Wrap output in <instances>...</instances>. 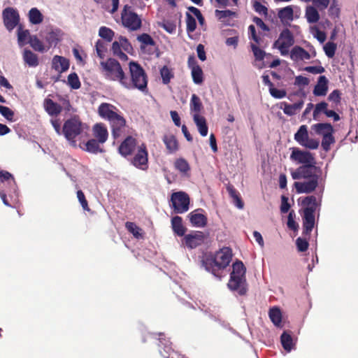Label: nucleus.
Wrapping results in <instances>:
<instances>
[{"instance_id":"nucleus-1","label":"nucleus","mask_w":358,"mask_h":358,"mask_svg":"<svg viewBox=\"0 0 358 358\" xmlns=\"http://www.w3.org/2000/svg\"><path fill=\"white\" fill-rule=\"evenodd\" d=\"M322 170L316 164L301 165L291 173L294 180L306 179L307 181L295 182L294 186L298 194H310L314 192L319 185Z\"/></svg>"},{"instance_id":"nucleus-2","label":"nucleus","mask_w":358,"mask_h":358,"mask_svg":"<svg viewBox=\"0 0 358 358\" xmlns=\"http://www.w3.org/2000/svg\"><path fill=\"white\" fill-rule=\"evenodd\" d=\"M232 259V251L224 247L215 254H206L201 259V265L209 273L221 279L223 271L229 266Z\"/></svg>"},{"instance_id":"nucleus-3","label":"nucleus","mask_w":358,"mask_h":358,"mask_svg":"<svg viewBox=\"0 0 358 358\" xmlns=\"http://www.w3.org/2000/svg\"><path fill=\"white\" fill-rule=\"evenodd\" d=\"M129 76L125 74L122 87L128 90H138L143 94L148 93V78L143 67L137 62L129 63Z\"/></svg>"},{"instance_id":"nucleus-4","label":"nucleus","mask_w":358,"mask_h":358,"mask_svg":"<svg viewBox=\"0 0 358 358\" xmlns=\"http://www.w3.org/2000/svg\"><path fill=\"white\" fill-rule=\"evenodd\" d=\"M246 268L240 260L232 264V271L227 284L229 289L238 292L241 296L245 295L248 292V284L245 277Z\"/></svg>"},{"instance_id":"nucleus-5","label":"nucleus","mask_w":358,"mask_h":358,"mask_svg":"<svg viewBox=\"0 0 358 358\" xmlns=\"http://www.w3.org/2000/svg\"><path fill=\"white\" fill-rule=\"evenodd\" d=\"M100 71L103 76L108 80L118 82L122 85L125 72L120 62L113 58L100 62Z\"/></svg>"},{"instance_id":"nucleus-6","label":"nucleus","mask_w":358,"mask_h":358,"mask_svg":"<svg viewBox=\"0 0 358 358\" xmlns=\"http://www.w3.org/2000/svg\"><path fill=\"white\" fill-rule=\"evenodd\" d=\"M83 123L78 116H73L66 120L62 128V133L66 140L75 143L76 138L83 132Z\"/></svg>"},{"instance_id":"nucleus-7","label":"nucleus","mask_w":358,"mask_h":358,"mask_svg":"<svg viewBox=\"0 0 358 358\" xmlns=\"http://www.w3.org/2000/svg\"><path fill=\"white\" fill-rule=\"evenodd\" d=\"M131 6L125 5L121 13L122 24L130 31H137L142 26L141 18L131 11Z\"/></svg>"},{"instance_id":"nucleus-8","label":"nucleus","mask_w":358,"mask_h":358,"mask_svg":"<svg viewBox=\"0 0 358 358\" xmlns=\"http://www.w3.org/2000/svg\"><path fill=\"white\" fill-rule=\"evenodd\" d=\"M170 203V206L175 213L182 214L189 210V196L185 192H173L171 196Z\"/></svg>"},{"instance_id":"nucleus-9","label":"nucleus","mask_w":358,"mask_h":358,"mask_svg":"<svg viewBox=\"0 0 358 358\" xmlns=\"http://www.w3.org/2000/svg\"><path fill=\"white\" fill-rule=\"evenodd\" d=\"M294 43V38L291 31L286 28L283 29L278 40L273 43V48H278L283 56L288 55L289 48Z\"/></svg>"},{"instance_id":"nucleus-10","label":"nucleus","mask_w":358,"mask_h":358,"mask_svg":"<svg viewBox=\"0 0 358 358\" xmlns=\"http://www.w3.org/2000/svg\"><path fill=\"white\" fill-rule=\"evenodd\" d=\"M131 164L142 171L148 169V152L145 143L137 147L136 152L131 159Z\"/></svg>"},{"instance_id":"nucleus-11","label":"nucleus","mask_w":358,"mask_h":358,"mask_svg":"<svg viewBox=\"0 0 358 358\" xmlns=\"http://www.w3.org/2000/svg\"><path fill=\"white\" fill-rule=\"evenodd\" d=\"M294 140L303 147L315 150L319 146V141L313 138H309L308 127L301 125L294 134Z\"/></svg>"},{"instance_id":"nucleus-12","label":"nucleus","mask_w":358,"mask_h":358,"mask_svg":"<svg viewBox=\"0 0 358 358\" xmlns=\"http://www.w3.org/2000/svg\"><path fill=\"white\" fill-rule=\"evenodd\" d=\"M291 160L302 165L316 164L315 158L311 152L301 150L297 148H292Z\"/></svg>"},{"instance_id":"nucleus-13","label":"nucleus","mask_w":358,"mask_h":358,"mask_svg":"<svg viewBox=\"0 0 358 358\" xmlns=\"http://www.w3.org/2000/svg\"><path fill=\"white\" fill-rule=\"evenodd\" d=\"M3 24L8 31H12L20 22V15L13 8H6L2 13Z\"/></svg>"},{"instance_id":"nucleus-14","label":"nucleus","mask_w":358,"mask_h":358,"mask_svg":"<svg viewBox=\"0 0 358 358\" xmlns=\"http://www.w3.org/2000/svg\"><path fill=\"white\" fill-rule=\"evenodd\" d=\"M109 124L111 129V134L114 139L120 138L124 134L127 122L121 113L113 118L109 122Z\"/></svg>"},{"instance_id":"nucleus-15","label":"nucleus","mask_w":358,"mask_h":358,"mask_svg":"<svg viewBox=\"0 0 358 358\" xmlns=\"http://www.w3.org/2000/svg\"><path fill=\"white\" fill-rule=\"evenodd\" d=\"M315 207H306L303 210V234L309 235L315 225Z\"/></svg>"},{"instance_id":"nucleus-16","label":"nucleus","mask_w":358,"mask_h":358,"mask_svg":"<svg viewBox=\"0 0 358 358\" xmlns=\"http://www.w3.org/2000/svg\"><path fill=\"white\" fill-rule=\"evenodd\" d=\"M97 112L102 119L108 122L120 113L115 106L108 103H101L98 107Z\"/></svg>"},{"instance_id":"nucleus-17","label":"nucleus","mask_w":358,"mask_h":358,"mask_svg":"<svg viewBox=\"0 0 358 358\" xmlns=\"http://www.w3.org/2000/svg\"><path fill=\"white\" fill-rule=\"evenodd\" d=\"M136 148V139L129 136L121 143L118 148V151L122 156L127 157L133 153Z\"/></svg>"},{"instance_id":"nucleus-18","label":"nucleus","mask_w":358,"mask_h":358,"mask_svg":"<svg viewBox=\"0 0 358 358\" xmlns=\"http://www.w3.org/2000/svg\"><path fill=\"white\" fill-rule=\"evenodd\" d=\"M184 239L186 246L193 249L204 242L205 235L201 231H196L194 234L186 235Z\"/></svg>"},{"instance_id":"nucleus-19","label":"nucleus","mask_w":358,"mask_h":358,"mask_svg":"<svg viewBox=\"0 0 358 358\" xmlns=\"http://www.w3.org/2000/svg\"><path fill=\"white\" fill-rule=\"evenodd\" d=\"M69 66V60L64 57L55 55L52 59V68L59 73L66 71Z\"/></svg>"},{"instance_id":"nucleus-20","label":"nucleus","mask_w":358,"mask_h":358,"mask_svg":"<svg viewBox=\"0 0 358 358\" xmlns=\"http://www.w3.org/2000/svg\"><path fill=\"white\" fill-rule=\"evenodd\" d=\"M303 105L304 101L303 99H301L293 104H289L285 101H282L280 103V108L283 110V112L285 115L292 116L300 111Z\"/></svg>"},{"instance_id":"nucleus-21","label":"nucleus","mask_w":358,"mask_h":358,"mask_svg":"<svg viewBox=\"0 0 358 358\" xmlns=\"http://www.w3.org/2000/svg\"><path fill=\"white\" fill-rule=\"evenodd\" d=\"M310 58V53L301 46L295 45L290 51V59L294 62L308 60Z\"/></svg>"},{"instance_id":"nucleus-22","label":"nucleus","mask_w":358,"mask_h":358,"mask_svg":"<svg viewBox=\"0 0 358 358\" xmlns=\"http://www.w3.org/2000/svg\"><path fill=\"white\" fill-rule=\"evenodd\" d=\"M93 136L101 144L104 143L108 137V132L106 127L103 123H96L92 128Z\"/></svg>"},{"instance_id":"nucleus-23","label":"nucleus","mask_w":358,"mask_h":358,"mask_svg":"<svg viewBox=\"0 0 358 358\" xmlns=\"http://www.w3.org/2000/svg\"><path fill=\"white\" fill-rule=\"evenodd\" d=\"M201 209L195 210L191 212L188 217L189 218L191 224L197 227H203L207 224V217L202 213H199V211Z\"/></svg>"},{"instance_id":"nucleus-24","label":"nucleus","mask_w":358,"mask_h":358,"mask_svg":"<svg viewBox=\"0 0 358 358\" xmlns=\"http://www.w3.org/2000/svg\"><path fill=\"white\" fill-rule=\"evenodd\" d=\"M328 83L329 80L325 76H320L313 90L314 95L317 96H325L328 91Z\"/></svg>"},{"instance_id":"nucleus-25","label":"nucleus","mask_w":358,"mask_h":358,"mask_svg":"<svg viewBox=\"0 0 358 358\" xmlns=\"http://www.w3.org/2000/svg\"><path fill=\"white\" fill-rule=\"evenodd\" d=\"M44 108L50 116H57L62 111V107L50 99H45Z\"/></svg>"},{"instance_id":"nucleus-26","label":"nucleus","mask_w":358,"mask_h":358,"mask_svg":"<svg viewBox=\"0 0 358 358\" xmlns=\"http://www.w3.org/2000/svg\"><path fill=\"white\" fill-rule=\"evenodd\" d=\"M193 120L196 124L199 132L202 136H206L208 134V128L206 123V118L200 114H193Z\"/></svg>"},{"instance_id":"nucleus-27","label":"nucleus","mask_w":358,"mask_h":358,"mask_svg":"<svg viewBox=\"0 0 358 358\" xmlns=\"http://www.w3.org/2000/svg\"><path fill=\"white\" fill-rule=\"evenodd\" d=\"M311 129L317 134L324 136L329 132H334L333 126L330 123H317L311 126Z\"/></svg>"},{"instance_id":"nucleus-28","label":"nucleus","mask_w":358,"mask_h":358,"mask_svg":"<svg viewBox=\"0 0 358 358\" xmlns=\"http://www.w3.org/2000/svg\"><path fill=\"white\" fill-rule=\"evenodd\" d=\"M226 188L230 197L233 199V202L235 206L239 209L243 208L244 202L243 201L238 192L234 188V187L231 184H228Z\"/></svg>"},{"instance_id":"nucleus-29","label":"nucleus","mask_w":358,"mask_h":358,"mask_svg":"<svg viewBox=\"0 0 358 358\" xmlns=\"http://www.w3.org/2000/svg\"><path fill=\"white\" fill-rule=\"evenodd\" d=\"M162 140L169 153H174L178 150V142L173 135H164Z\"/></svg>"},{"instance_id":"nucleus-30","label":"nucleus","mask_w":358,"mask_h":358,"mask_svg":"<svg viewBox=\"0 0 358 358\" xmlns=\"http://www.w3.org/2000/svg\"><path fill=\"white\" fill-rule=\"evenodd\" d=\"M278 17L282 24L287 23L293 20L294 10L291 6H287L278 10Z\"/></svg>"},{"instance_id":"nucleus-31","label":"nucleus","mask_w":358,"mask_h":358,"mask_svg":"<svg viewBox=\"0 0 358 358\" xmlns=\"http://www.w3.org/2000/svg\"><path fill=\"white\" fill-rule=\"evenodd\" d=\"M171 227L174 233L178 236H182L185 235L186 228L182 224V219L181 217L176 215L172 217Z\"/></svg>"},{"instance_id":"nucleus-32","label":"nucleus","mask_w":358,"mask_h":358,"mask_svg":"<svg viewBox=\"0 0 358 358\" xmlns=\"http://www.w3.org/2000/svg\"><path fill=\"white\" fill-rule=\"evenodd\" d=\"M305 17L307 22L310 24L316 23L320 20V14L315 6H308L306 8Z\"/></svg>"},{"instance_id":"nucleus-33","label":"nucleus","mask_w":358,"mask_h":358,"mask_svg":"<svg viewBox=\"0 0 358 358\" xmlns=\"http://www.w3.org/2000/svg\"><path fill=\"white\" fill-rule=\"evenodd\" d=\"M175 169L184 176H187L190 171V166L184 158H178L174 162Z\"/></svg>"},{"instance_id":"nucleus-34","label":"nucleus","mask_w":358,"mask_h":358,"mask_svg":"<svg viewBox=\"0 0 358 358\" xmlns=\"http://www.w3.org/2000/svg\"><path fill=\"white\" fill-rule=\"evenodd\" d=\"M101 143L98 140L92 138L87 141L85 143V150L88 152L97 154L98 152H104V150L99 145Z\"/></svg>"},{"instance_id":"nucleus-35","label":"nucleus","mask_w":358,"mask_h":358,"mask_svg":"<svg viewBox=\"0 0 358 358\" xmlns=\"http://www.w3.org/2000/svg\"><path fill=\"white\" fill-rule=\"evenodd\" d=\"M23 59L24 62L29 66H36L38 65V59L37 55L29 50H24Z\"/></svg>"},{"instance_id":"nucleus-36","label":"nucleus","mask_w":358,"mask_h":358,"mask_svg":"<svg viewBox=\"0 0 358 358\" xmlns=\"http://www.w3.org/2000/svg\"><path fill=\"white\" fill-rule=\"evenodd\" d=\"M268 316L271 322L277 327L280 326L282 322V313L279 308L273 307L270 308Z\"/></svg>"},{"instance_id":"nucleus-37","label":"nucleus","mask_w":358,"mask_h":358,"mask_svg":"<svg viewBox=\"0 0 358 358\" xmlns=\"http://www.w3.org/2000/svg\"><path fill=\"white\" fill-rule=\"evenodd\" d=\"M189 106L190 110L194 114H199L203 108L200 98L195 94L192 95Z\"/></svg>"},{"instance_id":"nucleus-38","label":"nucleus","mask_w":358,"mask_h":358,"mask_svg":"<svg viewBox=\"0 0 358 358\" xmlns=\"http://www.w3.org/2000/svg\"><path fill=\"white\" fill-rule=\"evenodd\" d=\"M29 21L33 24H40L43 20V17L39 10L32 8L29 12Z\"/></svg>"},{"instance_id":"nucleus-39","label":"nucleus","mask_w":358,"mask_h":358,"mask_svg":"<svg viewBox=\"0 0 358 358\" xmlns=\"http://www.w3.org/2000/svg\"><path fill=\"white\" fill-rule=\"evenodd\" d=\"M280 341L283 348L287 352H290L293 348V339L292 336L284 331L280 336Z\"/></svg>"},{"instance_id":"nucleus-40","label":"nucleus","mask_w":358,"mask_h":358,"mask_svg":"<svg viewBox=\"0 0 358 358\" xmlns=\"http://www.w3.org/2000/svg\"><path fill=\"white\" fill-rule=\"evenodd\" d=\"M31 36L30 35L29 31L27 29H22V25H20L17 29V41L18 44L20 46H22L28 43V39L29 40V37Z\"/></svg>"},{"instance_id":"nucleus-41","label":"nucleus","mask_w":358,"mask_h":358,"mask_svg":"<svg viewBox=\"0 0 358 358\" xmlns=\"http://www.w3.org/2000/svg\"><path fill=\"white\" fill-rule=\"evenodd\" d=\"M191 73L193 82L195 84L200 85L203 81V73L200 66H195L191 69Z\"/></svg>"},{"instance_id":"nucleus-42","label":"nucleus","mask_w":358,"mask_h":358,"mask_svg":"<svg viewBox=\"0 0 358 358\" xmlns=\"http://www.w3.org/2000/svg\"><path fill=\"white\" fill-rule=\"evenodd\" d=\"M28 43H29L31 48L36 51L43 52L45 50L43 42L41 41L36 36H30L29 40H28Z\"/></svg>"},{"instance_id":"nucleus-43","label":"nucleus","mask_w":358,"mask_h":358,"mask_svg":"<svg viewBox=\"0 0 358 358\" xmlns=\"http://www.w3.org/2000/svg\"><path fill=\"white\" fill-rule=\"evenodd\" d=\"M137 40L141 43V48H144L148 45L155 46L156 44L154 39L148 34L145 33L138 35Z\"/></svg>"},{"instance_id":"nucleus-44","label":"nucleus","mask_w":358,"mask_h":358,"mask_svg":"<svg viewBox=\"0 0 358 358\" xmlns=\"http://www.w3.org/2000/svg\"><path fill=\"white\" fill-rule=\"evenodd\" d=\"M160 75L162 78V83L167 85L170 83L171 78H173L174 74L171 69L166 66H164L160 69Z\"/></svg>"},{"instance_id":"nucleus-45","label":"nucleus","mask_w":358,"mask_h":358,"mask_svg":"<svg viewBox=\"0 0 358 358\" xmlns=\"http://www.w3.org/2000/svg\"><path fill=\"white\" fill-rule=\"evenodd\" d=\"M99 35L101 38L110 43L113 41L115 33L111 29L108 27H101L99 30Z\"/></svg>"},{"instance_id":"nucleus-46","label":"nucleus","mask_w":358,"mask_h":358,"mask_svg":"<svg viewBox=\"0 0 358 358\" xmlns=\"http://www.w3.org/2000/svg\"><path fill=\"white\" fill-rule=\"evenodd\" d=\"M125 227L136 238H142V234H141V229L139 228L134 222H127L125 223Z\"/></svg>"},{"instance_id":"nucleus-47","label":"nucleus","mask_w":358,"mask_h":358,"mask_svg":"<svg viewBox=\"0 0 358 358\" xmlns=\"http://www.w3.org/2000/svg\"><path fill=\"white\" fill-rule=\"evenodd\" d=\"M334 132H329L322 137V147L326 152L329 151L331 148V145L335 143V138L333 136Z\"/></svg>"},{"instance_id":"nucleus-48","label":"nucleus","mask_w":358,"mask_h":358,"mask_svg":"<svg viewBox=\"0 0 358 358\" xmlns=\"http://www.w3.org/2000/svg\"><path fill=\"white\" fill-rule=\"evenodd\" d=\"M96 52L97 56L100 59H103L106 57V53L107 52V44L101 40H98L96 43Z\"/></svg>"},{"instance_id":"nucleus-49","label":"nucleus","mask_w":358,"mask_h":358,"mask_svg":"<svg viewBox=\"0 0 358 358\" xmlns=\"http://www.w3.org/2000/svg\"><path fill=\"white\" fill-rule=\"evenodd\" d=\"M0 182H7L8 185L15 186V181L13 175L6 171H0Z\"/></svg>"},{"instance_id":"nucleus-50","label":"nucleus","mask_w":358,"mask_h":358,"mask_svg":"<svg viewBox=\"0 0 358 358\" xmlns=\"http://www.w3.org/2000/svg\"><path fill=\"white\" fill-rule=\"evenodd\" d=\"M68 85L73 90H78L81 84L76 73H71L68 76Z\"/></svg>"},{"instance_id":"nucleus-51","label":"nucleus","mask_w":358,"mask_h":358,"mask_svg":"<svg viewBox=\"0 0 358 358\" xmlns=\"http://www.w3.org/2000/svg\"><path fill=\"white\" fill-rule=\"evenodd\" d=\"M186 24L187 33H192L196 28V22L194 17L189 13H186Z\"/></svg>"},{"instance_id":"nucleus-52","label":"nucleus","mask_w":358,"mask_h":358,"mask_svg":"<svg viewBox=\"0 0 358 358\" xmlns=\"http://www.w3.org/2000/svg\"><path fill=\"white\" fill-rule=\"evenodd\" d=\"M337 48V45L334 42H327L324 45V51L329 58H333Z\"/></svg>"},{"instance_id":"nucleus-53","label":"nucleus","mask_w":358,"mask_h":358,"mask_svg":"<svg viewBox=\"0 0 358 358\" xmlns=\"http://www.w3.org/2000/svg\"><path fill=\"white\" fill-rule=\"evenodd\" d=\"M0 114L8 121H14V112L8 107L0 105Z\"/></svg>"},{"instance_id":"nucleus-54","label":"nucleus","mask_w":358,"mask_h":358,"mask_svg":"<svg viewBox=\"0 0 358 358\" xmlns=\"http://www.w3.org/2000/svg\"><path fill=\"white\" fill-rule=\"evenodd\" d=\"M250 47L255 59L257 61H262L264 59L266 52L254 43H251Z\"/></svg>"},{"instance_id":"nucleus-55","label":"nucleus","mask_w":358,"mask_h":358,"mask_svg":"<svg viewBox=\"0 0 358 358\" xmlns=\"http://www.w3.org/2000/svg\"><path fill=\"white\" fill-rule=\"evenodd\" d=\"M252 8L255 12L258 13L260 15H267V8L263 4H262V3L259 0H252Z\"/></svg>"},{"instance_id":"nucleus-56","label":"nucleus","mask_w":358,"mask_h":358,"mask_svg":"<svg viewBox=\"0 0 358 358\" xmlns=\"http://www.w3.org/2000/svg\"><path fill=\"white\" fill-rule=\"evenodd\" d=\"M77 198L83 208V209L85 211L90 212L91 209L88 206V202L85 198V196L82 190L77 191Z\"/></svg>"},{"instance_id":"nucleus-57","label":"nucleus","mask_w":358,"mask_h":358,"mask_svg":"<svg viewBox=\"0 0 358 358\" xmlns=\"http://www.w3.org/2000/svg\"><path fill=\"white\" fill-rule=\"evenodd\" d=\"M327 106V103L324 101H322L319 103H317L313 110V118L316 119L317 115L322 112L325 114V111L328 110Z\"/></svg>"},{"instance_id":"nucleus-58","label":"nucleus","mask_w":358,"mask_h":358,"mask_svg":"<svg viewBox=\"0 0 358 358\" xmlns=\"http://www.w3.org/2000/svg\"><path fill=\"white\" fill-rule=\"evenodd\" d=\"M328 100L336 103V105L340 103L341 100V92L338 90H334L329 94Z\"/></svg>"},{"instance_id":"nucleus-59","label":"nucleus","mask_w":358,"mask_h":358,"mask_svg":"<svg viewBox=\"0 0 358 358\" xmlns=\"http://www.w3.org/2000/svg\"><path fill=\"white\" fill-rule=\"evenodd\" d=\"M269 92L271 95L275 99H282L287 95V92L285 90H278L275 88L274 85L269 89Z\"/></svg>"},{"instance_id":"nucleus-60","label":"nucleus","mask_w":358,"mask_h":358,"mask_svg":"<svg viewBox=\"0 0 358 358\" xmlns=\"http://www.w3.org/2000/svg\"><path fill=\"white\" fill-rule=\"evenodd\" d=\"M303 206H307V207H315V210L317 207V199L313 195L305 197L301 202Z\"/></svg>"},{"instance_id":"nucleus-61","label":"nucleus","mask_w":358,"mask_h":358,"mask_svg":"<svg viewBox=\"0 0 358 358\" xmlns=\"http://www.w3.org/2000/svg\"><path fill=\"white\" fill-rule=\"evenodd\" d=\"M296 244L299 252H306L308 250L309 245L308 241L306 239L300 237L296 240Z\"/></svg>"},{"instance_id":"nucleus-62","label":"nucleus","mask_w":358,"mask_h":358,"mask_svg":"<svg viewBox=\"0 0 358 358\" xmlns=\"http://www.w3.org/2000/svg\"><path fill=\"white\" fill-rule=\"evenodd\" d=\"M314 4L315 7L317 8L320 10H325L330 2V0H310Z\"/></svg>"},{"instance_id":"nucleus-63","label":"nucleus","mask_w":358,"mask_h":358,"mask_svg":"<svg viewBox=\"0 0 358 358\" xmlns=\"http://www.w3.org/2000/svg\"><path fill=\"white\" fill-rule=\"evenodd\" d=\"M304 71L313 73V74H318L322 73L325 71V69L322 66H309L304 68Z\"/></svg>"},{"instance_id":"nucleus-64","label":"nucleus","mask_w":358,"mask_h":358,"mask_svg":"<svg viewBox=\"0 0 358 358\" xmlns=\"http://www.w3.org/2000/svg\"><path fill=\"white\" fill-rule=\"evenodd\" d=\"M290 208V204L288 202V198L282 195L281 196V206H280V211L282 213H286L289 211Z\"/></svg>"}]
</instances>
